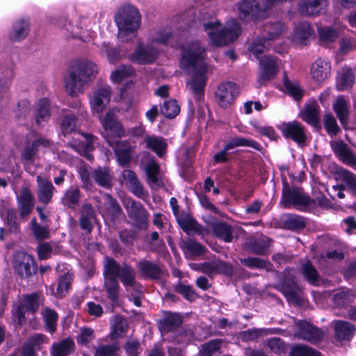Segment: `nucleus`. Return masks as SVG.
<instances>
[{
	"label": "nucleus",
	"instance_id": "nucleus-1",
	"mask_svg": "<svg viewBox=\"0 0 356 356\" xmlns=\"http://www.w3.org/2000/svg\"><path fill=\"white\" fill-rule=\"evenodd\" d=\"M205 55V47L198 41L192 42L184 47L181 62L183 70L187 74H192L191 79L186 83V87L199 104L204 102L207 83Z\"/></svg>",
	"mask_w": 356,
	"mask_h": 356
},
{
	"label": "nucleus",
	"instance_id": "nucleus-2",
	"mask_svg": "<svg viewBox=\"0 0 356 356\" xmlns=\"http://www.w3.org/2000/svg\"><path fill=\"white\" fill-rule=\"evenodd\" d=\"M104 289L113 302H117L120 296L118 278L127 291H135L137 294L141 291V284L136 280V272L129 264L120 265L114 259L107 257L104 264Z\"/></svg>",
	"mask_w": 356,
	"mask_h": 356
},
{
	"label": "nucleus",
	"instance_id": "nucleus-3",
	"mask_svg": "<svg viewBox=\"0 0 356 356\" xmlns=\"http://www.w3.org/2000/svg\"><path fill=\"white\" fill-rule=\"evenodd\" d=\"M98 73L97 65L87 58L72 61L64 77L65 87L71 97L84 92Z\"/></svg>",
	"mask_w": 356,
	"mask_h": 356
},
{
	"label": "nucleus",
	"instance_id": "nucleus-4",
	"mask_svg": "<svg viewBox=\"0 0 356 356\" xmlns=\"http://www.w3.org/2000/svg\"><path fill=\"white\" fill-rule=\"evenodd\" d=\"M220 25L221 23L218 19L202 23L204 31L207 32L211 44L215 47L225 46L233 42L241 33L239 23L234 19L228 22L224 29L218 31Z\"/></svg>",
	"mask_w": 356,
	"mask_h": 356
},
{
	"label": "nucleus",
	"instance_id": "nucleus-5",
	"mask_svg": "<svg viewBox=\"0 0 356 356\" xmlns=\"http://www.w3.org/2000/svg\"><path fill=\"white\" fill-rule=\"evenodd\" d=\"M115 22L118 27V38L122 41L127 40L126 37L134 33L141 22L138 10L131 5L121 7L115 15Z\"/></svg>",
	"mask_w": 356,
	"mask_h": 356
},
{
	"label": "nucleus",
	"instance_id": "nucleus-6",
	"mask_svg": "<svg viewBox=\"0 0 356 356\" xmlns=\"http://www.w3.org/2000/svg\"><path fill=\"white\" fill-rule=\"evenodd\" d=\"M13 268L22 279H29L37 273L35 260L31 254L24 252H17L13 257Z\"/></svg>",
	"mask_w": 356,
	"mask_h": 356
},
{
	"label": "nucleus",
	"instance_id": "nucleus-7",
	"mask_svg": "<svg viewBox=\"0 0 356 356\" xmlns=\"http://www.w3.org/2000/svg\"><path fill=\"white\" fill-rule=\"evenodd\" d=\"M99 118L104 127V136L107 142L108 139L113 140L114 138H120L126 136L124 127L118 120L115 110H109L104 118L99 115Z\"/></svg>",
	"mask_w": 356,
	"mask_h": 356
},
{
	"label": "nucleus",
	"instance_id": "nucleus-8",
	"mask_svg": "<svg viewBox=\"0 0 356 356\" xmlns=\"http://www.w3.org/2000/svg\"><path fill=\"white\" fill-rule=\"evenodd\" d=\"M313 202L309 196L304 194L302 188L284 184L281 203L285 208L291 206H309L312 205Z\"/></svg>",
	"mask_w": 356,
	"mask_h": 356
},
{
	"label": "nucleus",
	"instance_id": "nucleus-9",
	"mask_svg": "<svg viewBox=\"0 0 356 356\" xmlns=\"http://www.w3.org/2000/svg\"><path fill=\"white\" fill-rule=\"evenodd\" d=\"M277 289L290 303L296 305H302L301 289L296 281V277L289 272L284 273L282 283L277 286Z\"/></svg>",
	"mask_w": 356,
	"mask_h": 356
},
{
	"label": "nucleus",
	"instance_id": "nucleus-10",
	"mask_svg": "<svg viewBox=\"0 0 356 356\" xmlns=\"http://www.w3.org/2000/svg\"><path fill=\"white\" fill-rule=\"evenodd\" d=\"M282 136L287 140H291L299 146L303 147L307 140L306 129L300 122L293 120L282 122L278 126Z\"/></svg>",
	"mask_w": 356,
	"mask_h": 356
},
{
	"label": "nucleus",
	"instance_id": "nucleus-11",
	"mask_svg": "<svg viewBox=\"0 0 356 356\" xmlns=\"http://www.w3.org/2000/svg\"><path fill=\"white\" fill-rule=\"evenodd\" d=\"M330 0H299L297 3L298 13L306 17H316L325 14Z\"/></svg>",
	"mask_w": 356,
	"mask_h": 356
},
{
	"label": "nucleus",
	"instance_id": "nucleus-12",
	"mask_svg": "<svg viewBox=\"0 0 356 356\" xmlns=\"http://www.w3.org/2000/svg\"><path fill=\"white\" fill-rule=\"evenodd\" d=\"M250 147L256 150H261V145L252 139L243 137L232 138L224 147V148L213 156L215 163H226L228 161L227 152L237 147Z\"/></svg>",
	"mask_w": 356,
	"mask_h": 356
},
{
	"label": "nucleus",
	"instance_id": "nucleus-13",
	"mask_svg": "<svg viewBox=\"0 0 356 356\" xmlns=\"http://www.w3.org/2000/svg\"><path fill=\"white\" fill-rule=\"evenodd\" d=\"M124 207L129 218L133 220L134 226L140 229L147 227L148 213L140 202L127 200L124 204Z\"/></svg>",
	"mask_w": 356,
	"mask_h": 356
},
{
	"label": "nucleus",
	"instance_id": "nucleus-14",
	"mask_svg": "<svg viewBox=\"0 0 356 356\" xmlns=\"http://www.w3.org/2000/svg\"><path fill=\"white\" fill-rule=\"evenodd\" d=\"M111 91L108 86H102L95 89L89 97V104L93 113L99 116L106 110L111 100Z\"/></svg>",
	"mask_w": 356,
	"mask_h": 356
},
{
	"label": "nucleus",
	"instance_id": "nucleus-15",
	"mask_svg": "<svg viewBox=\"0 0 356 356\" xmlns=\"http://www.w3.org/2000/svg\"><path fill=\"white\" fill-rule=\"evenodd\" d=\"M239 91L238 86L232 81L220 84L215 92L218 105L223 108H228L233 102Z\"/></svg>",
	"mask_w": 356,
	"mask_h": 356
},
{
	"label": "nucleus",
	"instance_id": "nucleus-16",
	"mask_svg": "<svg viewBox=\"0 0 356 356\" xmlns=\"http://www.w3.org/2000/svg\"><path fill=\"white\" fill-rule=\"evenodd\" d=\"M108 143L113 148L118 164L123 168L128 167L132 160L134 147L128 140H110Z\"/></svg>",
	"mask_w": 356,
	"mask_h": 356
},
{
	"label": "nucleus",
	"instance_id": "nucleus-17",
	"mask_svg": "<svg viewBox=\"0 0 356 356\" xmlns=\"http://www.w3.org/2000/svg\"><path fill=\"white\" fill-rule=\"evenodd\" d=\"M296 326L298 329L297 336L299 339L312 344H317L323 341L324 332L321 328L306 321H299L296 323Z\"/></svg>",
	"mask_w": 356,
	"mask_h": 356
},
{
	"label": "nucleus",
	"instance_id": "nucleus-18",
	"mask_svg": "<svg viewBox=\"0 0 356 356\" xmlns=\"http://www.w3.org/2000/svg\"><path fill=\"white\" fill-rule=\"evenodd\" d=\"M17 204L20 218L26 220L35 206L34 197L29 188H23L21 190L20 193L17 195Z\"/></svg>",
	"mask_w": 356,
	"mask_h": 356
},
{
	"label": "nucleus",
	"instance_id": "nucleus-19",
	"mask_svg": "<svg viewBox=\"0 0 356 356\" xmlns=\"http://www.w3.org/2000/svg\"><path fill=\"white\" fill-rule=\"evenodd\" d=\"M157 56V50L152 46L139 44L129 58L138 64H149L154 61Z\"/></svg>",
	"mask_w": 356,
	"mask_h": 356
},
{
	"label": "nucleus",
	"instance_id": "nucleus-20",
	"mask_svg": "<svg viewBox=\"0 0 356 356\" xmlns=\"http://www.w3.org/2000/svg\"><path fill=\"white\" fill-rule=\"evenodd\" d=\"M136 268L144 277L152 280H160L163 275L161 265L158 262L141 259L137 262Z\"/></svg>",
	"mask_w": 356,
	"mask_h": 356
},
{
	"label": "nucleus",
	"instance_id": "nucleus-21",
	"mask_svg": "<svg viewBox=\"0 0 356 356\" xmlns=\"http://www.w3.org/2000/svg\"><path fill=\"white\" fill-rule=\"evenodd\" d=\"M163 317L157 321V325L159 331L163 333H168L177 329L182 323V317L180 314L163 311Z\"/></svg>",
	"mask_w": 356,
	"mask_h": 356
},
{
	"label": "nucleus",
	"instance_id": "nucleus-22",
	"mask_svg": "<svg viewBox=\"0 0 356 356\" xmlns=\"http://www.w3.org/2000/svg\"><path fill=\"white\" fill-rule=\"evenodd\" d=\"M36 181L38 183V199L40 202L47 205L51 202L56 188L51 181L41 176H37Z\"/></svg>",
	"mask_w": 356,
	"mask_h": 356
},
{
	"label": "nucleus",
	"instance_id": "nucleus-23",
	"mask_svg": "<svg viewBox=\"0 0 356 356\" xmlns=\"http://www.w3.org/2000/svg\"><path fill=\"white\" fill-rule=\"evenodd\" d=\"M331 147L341 161L348 165L356 166V155L343 140L332 141Z\"/></svg>",
	"mask_w": 356,
	"mask_h": 356
},
{
	"label": "nucleus",
	"instance_id": "nucleus-24",
	"mask_svg": "<svg viewBox=\"0 0 356 356\" xmlns=\"http://www.w3.org/2000/svg\"><path fill=\"white\" fill-rule=\"evenodd\" d=\"M261 73L259 82L273 79L278 72V60L271 56H264L260 60Z\"/></svg>",
	"mask_w": 356,
	"mask_h": 356
},
{
	"label": "nucleus",
	"instance_id": "nucleus-25",
	"mask_svg": "<svg viewBox=\"0 0 356 356\" xmlns=\"http://www.w3.org/2000/svg\"><path fill=\"white\" fill-rule=\"evenodd\" d=\"M97 222L95 211L89 203L84 204L81 209L79 225L81 229L90 233Z\"/></svg>",
	"mask_w": 356,
	"mask_h": 356
},
{
	"label": "nucleus",
	"instance_id": "nucleus-26",
	"mask_svg": "<svg viewBox=\"0 0 356 356\" xmlns=\"http://www.w3.org/2000/svg\"><path fill=\"white\" fill-rule=\"evenodd\" d=\"M314 35L310 23L304 21L298 24L293 29V40L302 45H307Z\"/></svg>",
	"mask_w": 356,
	"mask_h": 356
},
{
	"label": "nucleus",
	"instance_id": "nucleus-27",
	"mask_svg": "<svg viewBox=\"0 0 356 356\" xmlns=\"http://www.w3.org/2000/svg\"><path fill=\"white\" fill-rule=\"evenodd\" d=\"M143 143L145 144V148L152 150L160 158L163 157L167 152L168 143L161 136L147 135Z\"/></svg>",
	"mask_w": 356,
	"mask_h": 356
},
{
	"label": "nucleus",
	"instance_id": "nucleus-28",
	"mask_svg": "<svg viewBox=\"0 0 356 356\" xmlns=\"http://www.w3.org/2000/svg\"><path fill=\"white\" fill-rule=\"evenodd\" d=\"M331 65L330 62L322 58L316 60L311 67V75L316 82L321 83L330 75Z\"/></svg>",
	"mask_w": 356,
	"mask_h": 356
},
{
	"label": "nucleus",
	"instance_id": "nucleus-29",
	"mask_svg": "<svg viewBox=\"0 0 356 356\" xmlns=\"http://www.w3.org/2000/svg\"><path fill=\"white\" fill-rule=\"evenodd\" d=\"M82 193L78 186H71L63 193L61 197V204L67 209H74L80 204Z\"/></svg>",
	"mask_w": 356,
	"mask_h": 356
},
{
	"label": "nucleus",
	"instance_id": "nucleus-30",
	"mask_svg": "<svg viewBox=\"0 0 356 356\" xmlns=\"http://www.w3.org/2000/svg\"><path fill=\"white\" fill-rule=\"evenodd\" d=\"M147 183L152 188L158 189L163 184L161 178L160 167L155 160L151 159L145 165Z\"/></svg>",
	"mask_w": 356,
	"mask_h": 356
},
{
	"label": "nucleus",
	"instance_id": "nucleus-31",
	"mask_svg": "<svg viewBox=\"0 0 356 356\" xmlns=\"http://www.w3.org/2000/svg\"><path fill=\"white\" fill-rule=\"evenodd\" d=\"M332 106L341 124L346 129L349 118L350 105L348 101L343 96H339L333 103Z\"/></svg>",
	"mask_w": 356,
	"mask_h": 356
},
{
	"label": "nucleus",
	"instance_id": "nucleus-32",
	"mask_svg": "<svg viewBox=\"0 0 356 356\" xmlns=\"http://www.w3.org/2000/svg\"><path fill=\"white\" fill-rule=\"evenodd\" d=\"M355 332V326L349 322L337 321L334 326V337L337 341H350Z\"/></svg>",
	"mask_w": 356,
	"mask_h": 356
},
{
	"label": "nucleus",
	"instance_id": "nucleus-33",
	"mask_svg": "<svg viewBox=\"0 0 356 356\" xmlns=\"http://www.w3.org/2000/svg\"><path fill=\"white\" fill-rule=\"evenodd\" d=\"M355 83V74L353 69L344 67L338 72L337 88L344 90L351 88Z\"/></svg>",
	"mask_w": 356,
	"mask_h": 356
},
{
	"label": "nucleus",
	"instance_id": "nucleus-34",
	"mask_svg": "<svg viewBox=\"0 0 356 356\" xmlns=\"http://www.w3.org/2000/svg\"><path fill=\"white\" fill-rule=\"evenodd\" d=\"M29 21L28 19H20L16 21L9 33V39L13 42H19L28 35L29 31Z\"/></svg>",
	"mask_w": 356,
	"mask_h": 356
},
{
	"label": "nucleus",
	"instance_id": "nucleus-35",
	"mask_svg": "<svg viewBox=\"0 0 356 356\" xmlns=\"http://www.w3.org/2000/svg\"><path fill=\"white\" fill-rule=\"evenodd\" d=\"M92 179L99 186L104 188L111 187L112 175L107 167H97L93 169Z\"/></svg>",
	"mask_w": 356,
	"mask_h": 356
},
{
	"label": "nucleus",
	"instance_id": "nucleus-36",
	"mask_svg": "<svg viewBox=\"0 0 356 356\" xmlns=\"http://www.w3.org/2000/svg\"><path fill=\"white\" fill-rule=\"evenodd\" d=\"M300 273L305 280L311 285L317 286L318 284L319 273L309 260L302 264Z\"/></svg>",
	"mask_w": 356,
	"mask_h": 356
},
{
	"label": "nucleus",
	"instance_id": "nucleus-37",
	"mask_svg": "<svg viewBox=\"0 0 356 356\" xmlns=\"http://www.w3.org/2000/svg\"><path fill=\"white\" fill-rule=\"evenodd\" d=\"M214 235L223 240L226 243H229L233 238V229L231 225L225 222H218L212 226Z\"/></svg>",
	"mask_w": 356,
	"mask_h": 356
},
{
	"label": "nucleus",
	"instance_id": "nucleus-38",
	"mask_svg": "<svg viewBox=\"0 0 356 356\" xmlns=\"http://www.w3.org/2000/svg\"><path fill=\"white\" fill-rule=\"evenodd\" d=\"M319 106L314 102L305 106L302 119L314 127L320 128Z\"/></svg>",
	"mask_w": 356,
	"mask_h": 356
},
{
	"label": "nucleus",
	"instance_id": "nucleus-39",
	"mask_svg": "<svg viewBox=\"0 0 356 356\" xmlns=\"http://www.w3.org/2000/svg\"><path fill=\"white\" fill-rule=\"evenodd\" d=\"M50 117L49 103L47 99H40L35 107L34 119L35 123L40 126L42 122L47 121Z\"/></svg>",
	"mask_w": 356,
	"mask_h": 356
},
{
	"label": "nucleus",
	"instance_id": "nucleus-40",
	"mask_svg": "<svg viewBox=\"0 0 356 356\" xmlns=\"http://www.w3.org/2000/svg\"><path fill=\"white\" fill-rule=\"evenodd\" d=\"M318 33L321 45H327L332 43L339 37L337 29L332 26L318 27Z\"/></svg>",
	"mask_w": 356,
	"mask_h": 356
},
{
	"label": "nucleus",
	"instance_id": "nucleus-41",
	"mask_svg": "<svg viewBox=\"0 0 356 356\" xmlns=\"http://www.w3.org/2000/svg\"><path fill=\"white\" fill-rule=\"evenodd\" d=\"M74 342L70 339L62 340L54 343L51 348V356H67L73 350Z\"/></svg>",
	"mask_w": 356,
	"mask_h": 356
},
{
	"label": "nucleus",
	"instance_id": "nucleus-42",
	"mask_svg": "<svg viewBox=\"0 0 356 356\" xmlns=\"http://www.w3.org/2000/svg\"><path fill=\"white\" fill-rule=\"evenodd\" d=\"M42 315L46 330L51 334L55 332L58 318L57 312L54 309L47 307L42 312Z\"/></svg>",
	"mask_w": 356,
	"mask_h": 356
},
{
	"label": "nucleus",
	"instance_id": "nucleus-43",
	"mask_svg": "<svg viewBox=\"0 0 356 356\" xmlns=\"http://www.w3.org/2000/svg\"><path fill=\"white\" fill-rule=\"evenodd\" d=\"M284 30V24L280 22L267 23L263 27V37L268 41L277 39Z\"/></svg>",
	"mask_w": 356,
	"mask_h": 356
},
{
	"label": "nucleus",
	"instance_id": "nucleus-44",
	"mask_svg": "<svg viewBox=\"0 0 356 356\" xmlns=\"http://www.w3.org/2000/svg\"><path fill=\"white\" fill-rule=\"evenodd\" d=\"M30 228L33 236L38 241L47 239L50 236V231L48 225H41L35 218H33L30 222Z\"/></svg>",
	"mask_w": 356,
	"mask_h": 356
},
{
	"label": "nucleus",
	"instance_id": "nucleus-45",
	"mask_svg": "<svg viewBox=\"0 0 356 356\" xmlns=\"http://www.w3.org/2000/svg\"><path fill=\"white\" fill-rule=\"evenodd\" d=\"M285 228L290 230H300L305 228L306 222L305 218L302 216L289 214L284 221Z\"/></svg>",
	"mask_w": 356,
	"mask_h": 356
},
{
	"label": "nucleus",
	"instance_id": "nucleus-46",
	"mask_svg": "<svg viewBox=\"0 0 356 356\" xmlns=\"http://www.w3.org/2000/svg\"><path fill=\"white\" fill-rule=\"evenodd\" d=\"M160 111L165 118L172 119L179 114L180 108L175 99H170L161 106Z\"/></svg>",
	"mask_w": 356,
	"mask_h": 356
},
{
	"label": "nucleus",
	"instance_id": "nucleus-47",
	"mask_svg": "<svg viewBox=\"0 0 356 356\" xmlns=\"http://www.w3.org/2000/svg\"><path fill=\"white\" fill-rule=\"evenodd\" d=\"M181 247L185 253L192 256H199L204 253L205 248L193 240L183 241Z\"/></svg>",
	"mask_w": 356,
	"mask_h": 356
},
{
	"label": "nucleus",
	"instance_id": "nucleus-48",
	"mask_svg": "<svg viewBox=\"0 0 356 356\" xmlns=\"http://www.w3.org/2000/svg\"><path fill=\"white\" fill-rule=\"evenodd\" d=\"M134 72V68L130 65H122L111 74V78L113 81L120 83L124 79L133 75Z\"/></svg>",
	"mask_w": 356,
	"mask_h": 356
},
{
	"label": "nucleus",
	"instance_id": "nucleus-49",
	"mask_svg": "<svg viewBox=\"0 0 356 356\" xmlns=\"http://www.w3.org/2000/svg\"><path fill=\"white\" fill-rule=\"evenodd\" d=\"M6 223L8 231L11 233L18 234L20 232V226L17 222V211L13 208H8L6 210Z\"/></svg>",
	"mask_w": 356,
	"mask_h": 356
},
{
	"label": "nucleus",
	"instance_id": "nucleus-50",
	"mask_svg": "<svg viewBox=\"0 0 356 356\" xmlns=\"http://www.w3.org/2000/svg\"><path fill=\"white\" fill-rule=\"evenodd\" d=\"M175 291L190 302H193L198 298L197 293L191 286L186 285L181 282L175 286Z\"/></svg>",
	"mask_w": 356,
	"mask_h": 356
},
{
	"label": "nucleus",
	"instance_id": "nucleus-51",
	"mask_svg": "<svg viewBox=\"0 0 356 356\" xmlns=\"http://www.w3.org/2000/svg\"><path fill=\"white\" fill-rule=\"evenodd\" d=\"M290 356H321V353L307 345H298L293 347Z\"/></svg>",
	"mask_w": 356,
	"mask_h": 356
},
{
	"label": "nucleus",
	"instance_id": "nucleus-52",
	"mask_svg": "<svg viewBox=\"0 0 356 356\" xmlns=\"http://www.w3.org/2000/svg\"><path fill=\"white\" fill-rule=\"evenodd\" d=\"M338 175L349 189L356 195V175L350 171L343 168L339 170Z\"/></svg>",
	"mask_w": 356,
	"mask_h": 356
},
{
	"label": "nucleus",
	"instance_id": "nucleus-53",
	"mask_svg": "<svg viewBox=\"0 0 356 356\" xmlns=\"http://www.w3.org/2000/svg\"><path fill=\"white\" fill-rule=\"evenodd\" d=\"M177 222L181 228L185 232L193 231L197 233H202V227L193 218H178Z\"/></svg>",
	"mask_w": 356,
	"mask_h": 356
},
{
	"label": "nucleus",
	"instance_id": "nucleus-54",
	"mask_svg": "<svg viewBox=\"0 0 356 356\" xmlns=\"http://www.w3.org/2000/svg\"><path fill=\"white\" fill-rule=\"evenodd\" d=\"M172 37L171 27H165L157 31L152 38V42L161 44H166Z\"/></svg>",
	"mask_w": 356,
	"mask_h": 356
},
{
	"label": "nucleus",
	"instance_id": "nucleus-55",
	"mask_svg": "<svg viewBox=\"0 0 356 356\" xmlns=\"http://www.w3.org/2000/svg\"><path fill=\"white\" fill-rule=\"evenodd\" d=\"M323 124L327 134L331 136L337 135L340 131L337 120L331 113L325 115Z\"/></svg>",
	"mask_w": 356,
	"mask_h": 356
},
{
	"label": "nucleus",
	"instance_id": "nucleus-56",
	"mask_svg": "<svg viewBox=\"0 0 356 356\" xmlns=\"http://www.w3.org/2000/svg\"><path fill=\"white\" fill-rule=\"evenodd\" d=\"M270 42L269 41L262 37V38H258L255 40L250 45V50L252 53V54L255 55L258 57L264 51L267 50L269 48Z\"/></svg>",
	"mask_w": 356,
	"mask_h": 356
},
{
	"label": "nucleus",
	"instance_id": "nucleus-57",
	"mask_svg": "<svg viewBox=\"0 0 356 356\" xmlns=\"http://www.w3.org/2000/svg\"><path fill=\"white\" fill-rule=\"evenodd\" d=\"M283 83L286 90L295 99L299 100L302 97L303 92L300 86L298 84L290 81L286 75L284 76Z\"/></svg>",
	"mask_w": 356,
	"mask_h": 356
},
{
	"label": "nucleus",
	"instance_id": "nucleus-58",
	"mask_svg": "<svg viewBox=\"0 0 356 356\" xmlns=\"http://www.w3.org/2000/svg\"><path fill=\"white\" fill-rule=\"evenodd\" d=\"M93 168L90 170L86 168H81L79 170V175L82 182V188L86 190H90L93 186L92 181Z\"/></svg>",
	"mask_w": 356,
	"mask_h": 356
},
{
	"label": "nucleus",
	"instance_id": "nucleus-59",
	"mask_svg": "<svg viewBox=\"0 0 356 356\" xmlns=\"http://www.w3.org/2000/svg\"><path fill=\"white\" fill-rule=\"evenodd\" d=\"M78 118L74 114L66 115L62 122L61 128L64 135L68 134L72 132L77 123Z\"/></svg>",
	"mask_w": 356,
	"mask_h": 356
},
{
	"label": "nucleus",
	"instance_id": "nucleus-60",
	"mask_svg": "<svg viewBox=\"0 0 356 356\" xmlns=\"http://www.w3.org/2000/svg\"><path fill=\"white\" fill-rule=\"evenodd\" d=\"M39 295L32 293L26 295L24 298V302H22L26 307L27 312L35 313L39 308Z\"/></svg>",
	"mask_w": 356,
	"mask_h": 356
},
{
	"label": "nucleus",
	"instance_id": "nucleus-61",
	"mask_svg": "<svg viewBox=\"0 0 356 356\" xmlns=\"http://www.w3.org/2000/svg\"><path fill=\"white\" fill-rule=\"evenodd\" d=\"M241 262L250 268H267L270 265L268 261L257 257L243 259Z\"/></svg>",
	"mask_w": 356,
	"mask_h": 356
},
{
	"label": "nucleus",
	"instance_id": "nucleus-62",
	"mask_svg": "<svg viewBox=\"0 0 356 356\" xmlns=\"http://www.w3.org/2000/svg\"><path fill=\"white\" fill-rule=\"evenodd\" d=\"M101 54L105 55L109 62H115L120 58L119 50L115 47H111L108 43L104 42L100 47Z\"/></svg>",
	"mask_w": 356,
	"mask_h": 356
},
{
	"label": "nucleus",
	"instance_id": "nucleus-63",
	"mask_svg": "<svg viewBox=\"0 0 356 356\" xmlns=\"http://www.w3.org/2000/svg\"><path fill=\"white\" fill-rule=\"evenodd\" d=\"M56 26L65 29L68 32L72 33V37H76L78 35V31H76L78 28L71 24L70 22H68L65 17H59L54 19L52 22Z\"/></svg>",
	"mask_w": 356,
	"mask_h": 356
},
{
	"label": "nucleus",
	"instance_id": "nucleus-64",
	"mask_svg": "<svg viewBox=\"0 0 356 356\" xmlns=\"http://www.w3.org/2000/svg\"><path fill=\"white\" fill-rule=\"evenodd\" d=\"M72 275L69 273H65L58 280V284L57 287V292L60 296H65L70 289Z\"/></svg>",
	"mask_w": 356,
	"mask_h": 356
}]
</instances>
